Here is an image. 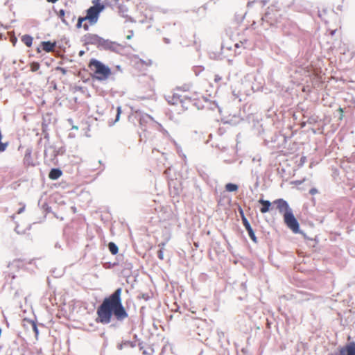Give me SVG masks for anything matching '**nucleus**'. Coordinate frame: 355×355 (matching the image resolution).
<instances>
[{
    "label": "nucleus",
    "instance_id": "nucleus-1",
    "mask_svg": "<svg viewBox=\"0 0 355 355\" xmlns=\"http://www.w3.org/2000/svg\"><path fill=\"white\" fill-rule=\"evenodd\" d=\"M122 288H116L109 296L105 297L96 310V321L103 324L111 322L112 318L122 322L128 317V313L122 303Z\"/></svg>",
    "mask_w": 355,
    "mask_h": 355
},
{
    "label": "nucleus",
    "instance_id": "nucleus-2",
    "mask_svg": "<svg viewBox=\"0 0 355 355\" xmlns=\"http://www.w3.org/2000/svg\"><path fill=\"white\" fill-rule=\"evenodd\" d=\"M85 44L94 45L99 51H108L112 53L121 54L125 45L105 39L97 34L87 33L83 36Z\"/></svg>",
    "mask_w": 355,
    "mask_h": 355
},
{
    "label": "nucleus",
    "instance_id": "nucleus-3",
    "mask_svg": "<svg viewBox=\"0 0 355 355\" xmlns=\"http://www.w3.org/2000/svg\"><path fill=\"white\" fill-rule=\"evenodd\" d=\"M88 67L92 71V78L98 81L107 80L112 73L109 66L96 58L89 60Z\"/></svg>",
    "mask_w": 355,
    "mask_h": 355
},
{
    "label": "nucleus",
    "instance_id": "nucleus-4",
    "mask_svg": "<svg viewBox=\"0 0 355 355\" xmlns=\"http://www.w3.org/2000/svg\"><path fill=\"white\" fill-rule=\"evenodd\" d=\"M100 0H94L92 3L93 6H91L87 10V15L85 17H80L78 19V22H83L85 20H89L90 22H96L98 20V15L102 12L105 6L100 3Z\"/></svg>",
    "mask_w": 355,
    "mask_h": 355
},
{
    "label": "nucleus",
    "instance_id": "nucleus-5",
    "mask_svg": "<svg viewBox=\"0 0 355 355\" xmlns=\"http://www.w3.org/2000/svg\"><path fill=\"white\" fill-rule=\"evenodd\" d=\"M166 100L169 104L171 105H176L178 102H180L182 103V107H184L185 101H188L189 102L191 103L193 105L196 106L198 110H200L197 99H192L191 97H188L187 96H184L183 99L182 96L178 94H173L172 96H168L166 97Z\"/></svg>",
    "mask_w": 355,
    "mask_h": 355
},
{
    "label": "nucleus",
    "instance_id": "nucleus-6",
    "mask_svg": "<svg viewBox=\"0 0 355 355\" xmlns=\"http://www.w3.org/2000/svg\"><path fill=\"white\" fill-rule=\"evenodd\" d=\"M284 220L286 226L294 233H298L300 231L299 223L293 215V211H288L284 214Z\"/></svg>",
    "mask_w": 355,
    "mask_h": 355
},
{
    "label": "nucleus",
    "instance_id": "nucleus-7",
    "mask_svg": "<svg viewBox=\"0 0 355 355\" xmlns=\"http://www.w3.org/2000/svg\"><path fill=\"white\" fill-rule=\"evenodd\" d=\"M56 46H57L56 41H54V42H51L50 40L42 41V42H41L40 46L37 47L36 51H37V53H41V51L42 50L46 53H49V52L53 51L54 50V49L56 47Z\"/></svg>",
    "mask_w": 355,
    "mask_h": 355
},
{
    "label": "nucleus",
    "instance_id": "nucleus-8",
    "mask_svg": "<svg viewBox=\"0 0 355 355\" xmlns=\"http://www.w3.org/2000/svg\"><path fill=\"white\" fill-rule=\"evenodd\" d=\"M273 204L277 205V209H278L280 214H283V215L288 212V211H291L292 209L290 208L288 202L284 199L279 198L273 201Z\"/></svg>",
    "mask_w": 355,
    "mask_h": 355
},
{
    "label": "nucleus",
    "instance_id": "nucleus-9",
    "mask_svg": "<svg viewBox=\"0 0 355 355\" xmlns=\"http://www.w3.org/2000/svg\"><path fill=\"white\" fill-rule=\"evenodd\" d=\"M339 352L344 355H355V342H351L338 349Z\"/></svg>",
    "mask_w": 355,
    "mask_h": 355
},
{
    "label": "nucleus",
    "instance_id": "nucleus-10",
    "mask_svg": "<svg viewBox=\"0 0 355 355\" xmlns=\"http://www.w3.org/2000/svg\"><path fill=\"white\" fill-rule=\"evenodd\" d=\"M258 202L262 205L260 208L261 214H265L270 211L272 203L269 200L259 199Z\"/></svg>",
    "mask_w": 355,
    "mask_h": 355
},
{
    "label": "nucleus",
    "instance_id": "nucleus-11",
    "mask_svg": "<svg viewBox=\"0 0 355 355\" xmlns=\"http://www.w3.org/2000/svg\"><path fill=\"white\" fill-rule=\"evenodd\" d=\"M62 175V171L60 168H53L49 173V179L52 180H58Z\"/></svg>",
    "mask_w": 355,
    "mask_h": 355
},
{
    "label": "nucleus",
    "instance_id": "nucleus-12",
    "mask_svg": "<svg viewBox=\"0 0 355 355\" xmlns=\"http://www.w3.org/2000/svg\"><path fill=\"white\" fill-rule=\"evenodd\" d=\"M168 187L171 194L175 196L179 193V187L177 185V182L171 180L168 182Z\"/></svg>",
    "mask_w": 355,
    "mask_h": 355
},
{
    "label": "nucleus",
    "instance_id": "nucleus-13",
    "mask_svg": "<svg viewBox=\"0 0 355 355\" xmlns=\"http://www.w3.org/2000/svg\"><path fill=\"white\" fill-rule=\"evenodd\" d=\"M130 347L134 348L136 347V343L134 341L125 340L117 345V349L121 350L123 347Z\"/></svg>",
    "mask_w": 355,
    "mask_h": 355
},
{
    "label": "nucleus",
    "instance_id": "nucleus-14",
    "mask_svg": "<svg viewBox=\"0 0 355 355\" xmlns=\"http://www.w3.org/2000/svg\"><path fill=\"white\" fill-rule=\"evenodd\" d=\"M21 40L27 47H31L33 44V38L31 35L26 34L21 36Z\"/></svg>",
    "mask_w": 355,
    "mask_h": 355
},
{
    "label": "nucleus",
    "instance_id": "nucleus-15",
    "mask_svg": "<svg viewBox=\"0 0 355 355\" xmlns=\"http://www.w3.org/2000/svg\"><path fill=\"white\" fill-rule=\"evenodd\" d=\"M109 251L110 253L113 255H115L119 252V247L116 245V244L112 241H110L107 245Z\"/></svg>",
    "mask_w": 355,
    "mask_h": 355
},
{
    "label": "nucleus",
    "instance_id": "nucleus-16",
    "mask_svg": "<svg viewBox=\"0 0 355 355\" xmlns=\"http://www.w3.org/2000/svg\"><path fill=\"white\" fill-rule=\"evenodd\" d=\"M240 213L241 215L242 223H243V225L245 227V230H248L251 229L252 227H251L250 223L248 222V219L245 218V216L243 214V211L242 210H241Z\"/></svg>",
    "mask_w": 355,
    "mask_h": 355
},
{
    "label": "nucleus",
    "instance_id": "nucleus-17",
    "mask_svg": "<svg viewBox=\"0 0 355 355\" xmlns=\"http://www.w3.org/2000/svg\"><path fill=\"white\" fill-rule=\"evenodd\" d=\"M146 119H150V121H154V119L149 114L146 113L139 112V121L141 125L143 124V122L146 121Z\"/></svg>",
    "mask_w": 355,
    "mask_h": 355
},
{
    "label": "nucleus",
    "instance_id": "nucleus-18",
    "mask_svg": "<svg viewBox=\"0 0 355 355\" xmlns=\"http://www.w3.org/2000/svg\"><path fill=\"white\" fill-rule=\"evenodd\" d=\"M121 106H118L116 107V117H115V120L113 121H110L109 122V125L110 126H112L114 124H115L117 121H119L120 119V116H121Z\"/></svg>",
    "mask_w": 355,
    "mask_h": 355
},
{
    "label": "nucleus",
    "instance_id": "nucleus-19",
    "mask_svg": "<svg viewBox=\"0 0 355 355\" xmlns=\"http://www.w3.org/2000/svg\"><path fill=\"white\" fill-rule=\"evenodd\" d=\"M225 189L229 192L236 191L238 190V186L235 184L228 183L225 185Z\"/></svg>",
    "mask_w": 355,
    "mask_h": 355
},
{
    "label": "nucleus",
    "instance_id": "nucleus-20",
    "mask_svg": "<svg viewBox=\"0 0 355 355\" xmlns=\"http://www.w3.org/2000/svg\"><path fill=\"white\" fill-rule=\"evenodd\" d=\"M32 329L35 334V337L37 338L39 335V329L37 325V322L35 321L31 320Z\"/></svg>",
    "mask_w": 355,
    "mask_h": 355
},
{
    "label": "nucleus",
    "instance_id": "nucleus-21",
    "mask_svg": "<svg viewBox=\"0 0 355 355\" xmlns=\"http://www.w3.org/2000/svg\"><path fill=\"white\" fill-rule=\"evenodd\" d=\"M40 67V64L37 62H33L31 64V69L33 72L39 70Z\"/></svg>",
    "mask_w": 355,
    "mask_h": 355
},
{
    "label": "nucleus",
    "instance_id": "nucleus-22",
    "mask_svg": "<svg viewBox=\"0 0 355 355\" xmlns=\"http://www.w3.org/2000/svg\"><path fill=\"white\" fill-rule=\"evenodd\" d=\"M122 267H123V271L130 270L132 268V263L126 261L125 262L123 263Z\"/></svg>",
    "mask_w": 355,
    "mask_h": 355
},
{
    "label": "nucleus",
    "instance_id": "nucleus-23",
    "mask_svg": "<svg viewBox=\"0 0 355 355\" xmlns=\"http://www.w3.org/2000/svg\"><path fill=\"white\" fill-rule=\"evenodd\" d=\"M248 233V235L250 236V238L254 242V243H257V239L255 236V234L252 230V228L247 230Z\"/></svg>",
    "mask_w": 355,
    "mask_h": 355
},
{
    "label": "nucleus",
    "instance_id": "nucleus-24",
    "mask_svg": "<svg viewBox=\"0 0 355 355\" xmlns=\"http://www.w3.org/2000/svg\"><path fill=\"white\" fill-rule=\"evenodd\" d=\"M248 233V235L250 236V238L254 242V243H257V239L255 236V234L252 230V228L247 230Z\"/></svg>",
    "mask_w": 355,
    "mask_h": 355
},
{
    "label": "nucleus",
    "instance_id": "nucleus-25",
    "mask_svg": "<svg viewBox=\"0 0 355 355\" xmlns=\"http://www.w3.org/2000/svg\"><path fill=\"white\" fill-rule=\"evenodd\" d=\"M118 264H119L118 262H113V263H112V262H106V263H104V267L105 268H113L114 266H116Z\"/></svg>",
    "mask_w": 355,
    "mask_h": 355
},
{
    "label": "nucleus",
    "instance_id": "nucleus-26",
    "mask_svg": "<svg viewBox=\"0 0 355 355\" xmlns=\"http://www.w3.org/2000/svg\"><path fill=\"white\" fill-rule=\"evenodd\" d=\"M56 71H60L62 74L65 75L67 73V69L61 67H55Z\"/></svg>",
    "mask_w": 355,
    "mask_h": 355
},
{
    "label": "nucleus",
    "instance_id": "nucleus-27",
    "mask_svg": "<svg viewBox=\"0 0 355 355\" xmlns=\"http://www.w3.org/2000/svg\"><path fill=\"white\" fill-rule=\"evenodd\" d=\"M139 297L142 298L146 301H148L150 298L148 294H147V293H142V294H141V295L139 296Z\"/></svg>",
    "mask_w": 355,
    "mask_h": 355
},
{
    "label": "nucleus",
    "instance_id": "nucleus-28",
    "mask_svg": "<svg viewBox=\"0 0 355 355\" xmlns=\"http://www.w3.org/2000/svg\"><path fill=\"white\" fill-rule=\"evenodd\" d=\"M15 232L18 234H24L26 233V230L19 231L18 225L15 227Z\"/></svg>",
    "mask_w": 355,
    "mask_h": 355
},
{
    "label": "nucleus",
    "instance_id": "nucleus-29",
    "mask_svg": "<svg viewBox=\"0 0 355 355\" xmlns=\"http://www.w3.org/2000/svg\"><path fill=\"white\" fill-rule=\"evenodd\" d=\"M58 15L60 17V18L61 19V20L64 22V11L63 10H60L58 12Z\"/></svg>",
    "mask_w": 355,
    "mask_h": 355
},
{
    "label": "nucleus",
    "instance_id": "nucleus-30",
    "mask_svg": "<svg viewBox=\"0 0 355 355\" xmlns=\"http://www.w3.org/2000/svg\"><path fill=\"white\" fill-rule=\"evenodd\" d=\"M193 71L195 73L196 76H198L200 74V67L198 66H194L193 67Z\"/></svg>",
    "mask_w": 355,
    "mask_h": 355
},
{
    "label": "nucleus",
    "instance_id": "nucleus-31",
    "mask_svg": "<svg viewBox=\"0 0 355 355\" xmlns=\"http://www.w3.org/2000/svg\"><path fill=\"white\" fill-rule=\"evenodd\" d=\"M157 257L159 259L162 260L164 259V252L162 249H160L157 251Z\"/></svg>",
    "mask_w": 355,
    "mask_h": 355
},
{
    "label": "nucleus",
    "instance_id": "nucleus-32",
    "mask_svg": "<svg viewBox=\"0 0 355 355\" xmlns=\"http://www.w3.org/2000/svg\"><path fill=\"white\" fill-rule=\"evenodd\" d=\"M338 111L340 112L339 119L342 120L343 118V113H344L343 109L342 107H339Z\"/></svg>",
    "mask_w": 355,
    "mask_h": 355
},
{
    "label": "nucleus",
    "instance_id": "nucleus-33",
    "mask_svg": "<svg viewBox=\"0 0 355 355\" xmlns=\"http://www.w3.org/2000/svg\"><path fill=\"white\" fill-rule=\"evenodd\" d=\"M64 152V150L62 148H60L56 152L54 153V156H57L58 154H62Z\"/></svg>",
    "mask_w": 355,
    "mask_h": 355
},
{
    "label": "nucleus",
    "instance_id": "nucleus-34",
    "mask_svg": "<svg viewBox=\"0 0 355 355\" xmlns=\"http://www.w3.org/2000/svg\"><path fill=\"white\" fill-rule=\"evenodd\" d=\"M318 189H315V188H312V189H310V191H309V193H310V194H311V195H315V194L318 193Z\"/></svg>",
    "mask_w": 355,
    "mask_h": 355
},
{
    "label": "nucleus",
    "instance_id": "nucleus-35",
    "mask_svg": "<svg viewBox=\"0 0 355 355\" xmlns=\"http://www.w3.org/2000/svg\"><path fill=\"white\" fill-rule=\"evenodd\" d=\"M94 24H83V28L85 31H88L89 28V25H94Z\"/></svg>",
    "mask_w": 355,
    "mask_h": 355
},
{
    "label": "nucleus",
    "instance_id": "nucleus-36",
    "mask_svg": "<svg viewBox=\"0 0 355 355\" xmlns=\"http://www.w3.org/2000/svg\"><path fill=\"white\" fill-rule=\"evenodd\" d=\"M133 36V31H129V34L126 36L128 40H130Z\"/></svg>",
    "mask_w": 355,
    "mask_h": 355
},
{
    "label": "nucleus",
    "instance_id": "nucleus-37",
    "mask_svg": "<svg viewBox=\"0 0 355 355\" xmlns=\"http://www.w3.org/2000/svg\"><path fill=\"white\" fill-rule=\"evenodd\" d=\"M24 210H25V205H24L22 207L19 208V209L17 210V213L18 214H20L23 213V212L24 211Z\"/></svg>",
    "mask_w": 355,
    "mask_h": 355
},
{
    "label": "nucleus",
    "instance_id": "nucleus-38",
    "mask_svg": "<svg viewBox=\"0 0 355 355\" xmlns=\"http://www.w3.org/2000/svg\"><path fill=\"white\" fill-rule=\"evenodd\" d=\"M19 261H21V259H15L12 263H8V267L9 268L11 264H14V263L19 262Z\"/></svg>",
    "mask_w": 355,
    "mask_h": 355
},
{
    "label": "nucleus",
    "instance_id": "nucleus-39",
    "mask_svg": "<svg viewBox=\"0 0 355 355\" xmlns=\"http://www.w3.org/2000/svg\"><path fill=\"white\" fill-rule=\"evenodd\" d=\"M110 327H113V328H117L119 327V324L118 322H115V323H113L112 324H110Z\"/></svg>",
    "mask_w": 355,
    "mask_h": 355
},
{
    "label": "nucleus",
    "instance_id": "nucleus-40",
    "mask_svg": "<svg viewBox=\"0 0 355 355\" xmlns=\"http://www.w3.org/2000/svg\"><path fill=\"white\" fill-rule=\"evenodd\" d=\"M164 41L166 44H169L170 43V40L168 38H166V37H164Z\"/></svg>",
    "mask_w": 355,
    "mask_h": 355
},
{
    "label": "nucleus",
    "instance_id": "nucleus-41",
    "mask_svg": "<svg viewBox=\"0 0 355 355\" xmlns=\"http://www.w3.org/2000/svg\"><path fill=\"white\" fill-rule=\"evenodd\" d=\"M153 64V61L151 60H148V62H146L147 66H150Z\"/></svg>",
    "mask_w": 355,
    "mask_h": 355
},
{
    "label": "nucleus",
    "instance_id": "nucleus-42",
    "mask_svg": "<svg viewBox=\"0 0 355 355\" xmlns=\"http://www.w3.org/2000/svg\"><path fill=\"white\" fill-rule=\"evenodd\" d=\"M83 26V24H76L77 28H80Z\"/></svg>",
    "mask_w": 355,
    "mask_h": 355
},
{
    "label": "nucleus",
    "instance_id": "nucleus-43",
    "mask_svg": "<svg viewBox=\"0 0 355 355\" xmlns=\"http://www.w3.org/2000/svg\"><path fill=\"white\" fill-rule=\"evenodd\" d=\"M193 243H194V245L196 247V249H197L198 248V246H199L198 242V241H196V242L194 241Z\"/></svg>",
    "mask_w": 355,
    "mask_h": 355
},
{
    "label": "nucleus",
    "instance_id": "nucleus-44",
    "mask_svg": "<svg viewBox=\"0 0 355 355\" xmlns=\"http://www.w3.org/2000/svg\"><path fill=\"white\" fill-rule=\"evenodd\" d=\"M329 355H344V354H343L342 353L339 352L338 354V353H331Z\"/></svg>",
    "mask_w": 355,
    "mask_h": 355
},
{
    "label": "nucleus",
    "instance_id": "nucleus-45",
    "mask_svg": "<svg viewBox=\"0 0 355 355\" xmlns=\"http://www.w3.org/2000/svg\"><path fill=\"white\" fill-rule=\"evenodd\" d=\"M100 336H101V337L105 338V340L107 339L105 338V334L104 332L101 333Z\"/></svg>",
    "mask_w": 355,
    "mask_h": 355
},
{
    "label": "nucleus",
    "instance_id": "nucleus-46",
    "mask_svg": "<svg viewBox=\"0 0 355 355\" xmlns=\"http://www.w3.org/2000/svg\"><path fill=\"white\" fill-rule=\"evenodd\" d=\"M17 38H16V37H15L13 40H12V43H13V44H14V45L15 44V43L17 42Z\"/></svg>",
    "mask_w": 355,
    "mask_h": 355
},
{
    "label": "nucleus",
    "instance_id": "nucleus-47",
    "mask_svg": "<svg viewBox=\"0 0 355 355\" xmlns=\"http://www.w3.org/2000/svg\"><path fill=\"white\" fill-rule=\"evenodd\" d=\"M31 226H32V225H29L26 228V230H26V232L27 230H30L31 229Z\"/></svg>",
    "mask_w": 355,
    "mask_h": 355
},
{
    "label": "nucleus",
    "instance_id": "nucleus-48",
    "mask_svg": "<svg viewBox=\"0 0 355 355\" xmlns=\"http://www.w3.org/2000/svg\"><path fill=\"white\" fill-rule=\"evenodd\" d=\"M58 0H47L48 2H50V3H55L56 1H58Z\"/></svg>",
    "mask_w": 355,
    "mask_h": 355
},
{
    "label": "nucleus",
    "instance_id": "nucleus-49",
    "mask_svg": "<svg viewBox=\"0 0 355 355\" xmlns=\"http://www.w3.org/2000/svg\"><path fill=\"white\" fill-rule=\"evenodd\" d=\"M84 53H85V51H80L79 52V55H80V56H81V55H83Z\"/></svg>",
    "mask_w": 355,
    "mask_h": 355
},
{
    "label": "nucleus",
    "instance_id": "nucleus-50",
    "mask_svg": "<svg viewBox=\"0 0 355 355\" xmlns=\"http://www.w3.org/2000/svg\"><path fill=\"white\" fill-rule=\"evenodd\" d=\"M139 346L140 349H141L143 348L142 343H139Z\"/></svg>",
    "mask_w": 355,
    "mask_h": 355
},
{
    "label": "nucleus",
    "instance_id": "nucleus-51",
    "mask_svg": "<svg viewBox=\"0 0 355 355\" xmlns=\"http://www.w3.org/2000/svg\"><path fill=\"white\" fill-rule=\"evenodd\" d=\"M107 345V339L105 340L104 343H103V345L104 347H106Z\"/></svg>",
    "mask_w": 355,
    "mask_h": 355
},
{
    "label": "nucleus",
    "instance_id": "nucleus-52",
    "mask_svg": "<svg viewBox=\"0 0 355 355\" xmlns=\"http://www.w3.org/2000/svg\"><path fill=\"white\" fill-rule=\"evenodd\" d=\"M10 27H11V26H10V25H7V24L5 26V28H6V29H8V28H10Z\"/></svg>",
    "mask_w": 355,
    "mask_h": 355
},
{
    "label": "nucleus",
    "instance_id": "nucleus-53",
    "mask_svg": "<svg viewBox=\"0 0 355 355\" xmlns=\"http://www.w3.org/2000/svg\"><path fill=\"white\" fill-rule=\"evenodd\" d=\"M306 157H303L301 158V161L304 162L305 161Z\"/></svg>",
    "mask_w": 355,
    "mask_h": 355
},
{
    "label": "nucleus",
    "instance_id": "nucleus-54",
    "mask_svg": "<svg viewBox=\"0 0 355 355\" xmlns=\"http://www.w3.org/2000/svg\"><path fill=\"white\" fill-rule=\"evenodd\" d=\"M72 128H73V129H76V130H78V126H76V125H73V126L72 127Z\"/></svg>",
    "mask_w": 355,
    "mask_h": 355
},
{
    "label": "nucleus",
    "instance_id": "nucleus-55",
    "mask_svg": "<svg viewBox=\"0 0 355 355\" xmlns=\"http://www.w3.org/2000/svg\"><path fill=\"white\" fill-rule=\"evenodd\" d=\"M235 47H236V48H239V47H240V44H239L238 43H236V44H235Z\"/></svg>",
    "mask_w": 355,
    "mask_h": 355
},
{
    "label": "nucleus",
    "instance_id": "nucleus-56",
    "mask_svg": "<svg viewBox=\"0 0 355 355\" xmlns=\"http://www.w3.org/2000/svg\"><path fill=\"white\" fill-rule=\"evenodd\" d=\"M134 338L136 339V340L137 339V334L134 335Z\"/></svg>",
    "mask_w": 355,
    "mask_h": 355
},
{
    "label": "nucleus",
    "instance_id": "nucleus-57",
    "mask_svg": "<svg viewBox=\"0 0 355 355\" xmlns=\"http://www.w3.org/2000/svg\"><path fill=\"white\" fill-rule=\"evenodd\" d=\"M141 62L142 63H144V64H146V61H144V60H141Z\"/></svg>",
    "mask_w": 355,
    "mask_h": 355
},
{
    "label": "nucleus",
    "instance_id": "nucleus-58",
    "mask_svg": "<svg viewBox=\"0 0 355 355\" xmlns=\"http://www.w3.org/2000/svg\"><path fill=\"white\" fill-rule=\"evenodd\" d=\"M98 163H99L100 164H102V161H101V160H99V161H98Z\"/></svg>",
    "mask_w": 355,
    "mask_h": 355
},
{
    "label": "nucleus",
    "instance_id": "nucleus-59",
    "mask_svg": "<svg viewBox=\"0 0 355 355\" xmlns=\"http://www.w3.org/2000/svg\"><path fill=\"white\" fill-rule=\"evenodd\" d=\"M33 261V259L31 260L28 263H30V264L32 263Z\"/></svg>",
    "mask_w": 355,
    "mask_h": 355
},
{
    "label": "nucleus",
    "instance_id": "nucleus-60",
    "mask_svg": "<svg viewBox=\"0 0 355 355\" xmlns=\"http://www.w3.org/2000/svg\"><path fill=\"white\" fill-rule=\"evenodd\" d=\"M21 355H25V354H21Z\"/></svg>",
    "mask_w": 355,
    "mask_h": 355
}]
</instances>
